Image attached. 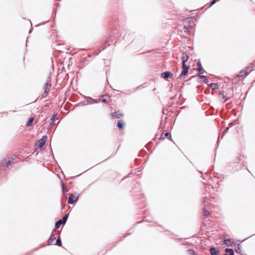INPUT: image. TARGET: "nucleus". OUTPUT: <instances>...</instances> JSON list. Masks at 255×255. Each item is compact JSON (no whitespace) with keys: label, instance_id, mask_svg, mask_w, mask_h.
Masks as SVG:
<instances>
[{"label":"nucleus","instance_id":"c756f323","mask_svg":"<svg viewBox=\"0 0 255 255\" xmlns=\"http://www.w3.org/2000/svg\"><path fill=\"white\" fill-rule=\"evenodd\" d=\"M215 0L216 1H218V0Z\"/></svg>","mask_w":255,"mask_h":255},{"label":"nucleus","instance_id":"ddd939ff","mask_svg":"<svg viewBox=\"0 0 255 255\" xmlns=\"http://www.w3.org/2000/svg\"><path fill=\"white\" fill-rule=\"evenodd\" d=\"M123 126H124V123L121 121H119L118 122L117 126H118V128L119 129H123Z\"/></svg>","mask_w":255,"mask_h":255},{"label":"nucleus","instance_id":"20e7f679","mask_svg":"<svg viewBox=\"0 0 255 255\" xmlns=\"http://www.w3.org/2000/svg\"><path fill=\"white\" fill-rule=\"evenodd\" d=\"M78 199V196H75L74 194H71L69 197L68 202L70 204H72L76 202Z\"/></svg>","mask_w":255,"mask_h":255},{"label":"nucleus","instance_id":"0eeeda50","mask_svg":"<svg viewBox=\"0 0 255 255\" xmlns=\"http://www.w3.org/2000/svg\"><path fill=\"white\" fill-rule=\"evenodd\" d=\"M171 75V74L170 72H163L161 74V77L162 78L166 79L169 77H170V76Z\"/></svg>","mask_w":255,"mask_h":255},{"label":"nucleus","instance_id":"6ab92c4d","mask_svg":"<svg viewBox=\"0 0 255 255\" xmlns=\"http://www.w3.org/2000/svg\"><path fill=\"white\" fill-rule=\"evenodd\" d=\"M56 245L58 246H61V240L59 238L57 240H56Z\"/></svg>","mask_w":255,"mask_h":255},{"label":"nucleus","instance_id":"412c9836","mask_svg":"<svg viewBox=\"0 0 255 255\" xmlns=\"http://www.w3.org/2000/svg\"><path fill=\"white\" fill-rule=\"evenodd\" d=\"M209 212L207 210H205L204 212V215L205 216H208L209 215Z\"/></svg>","mask_w":255,"mask_h":255},{"label":"nucleus","instance_id":"f03ea898","mask_svg":"<svg viewBox=\"0 0 255 255\" xmlns=\"http://www.w3.org/2000/svg\"><path fill=\"white\" fill-rule=\"evenodd\" d=\"M68 215L66 214L62 218V220H60L55 223V229L54 230L58 229L62 224H64L66 222L68 218Z\"/></svg>","mask_w":255,"mask_h":255},{"label":"nucleus","instance_id":"423d86ee","mask_svg":"<svg viewBox=\"0 0 255 255\" xmlns=\"http://www.w3.org/2000/svg\"><path fill=\"white\" fill-rule=\"evenodd\" d=\"M219 95H220L221 100L223 102H225L227 101V99L226 97V94L224 91H220L219 92Z\"/></svg>","mask_w":255,"mask_h":255},{"label":"nucleus","instance_id":"4468645a","mask_svg":"<svg viewBox=\"0 0 255 255\" xmlns=\"http://www.w3.org/2000/svg\"><path fill=\"white\" fill-rule=\"evenodd\" d=\"M197 64L199 66L198 71L200 72V74L203 73V69L202 67L201 64L200 62H198L197 63Z\"/></svg>","mask_w":255,"mask_h":255},{"label":"nucleus","instance_id":"aec40b11","mask_svg":"<svg viewBox=\"0 0 255 255\" xmlns=\"http://www.w3.org/2000/svg\"><path fill=\"white\" fill-rule=\"evenodd\" d=\"M188 252L191 255H197L193 250H189Z\"/></svg>","mask_w":255,"mask_h":255},{"label":"nucleus","instance_id":"a878e982","mask_svg":"<svg viewBox=\"0 0 255 255\" xmlns=\"http://www.w3.org/2000/svg\"><path fill=\"white\" fill-rule=\"evenodd\" d=\"M46 91L45 90V91H44V93L43 94L42 96H45V95H46Z\"/></svg>","mask_w":255,"mask_h":255},{"label":"nucleus","instance_id":"5701e85b","mask_svg":"<svg viewBox=\"0 0 255 255\" xmlns=\"http://www.w3.org/2000/svg\"><path fill=\"white\" fill-rule=\"evenodd\" d=\"M201 78L205 79V82L206 83H207V82H208V81H207V77H206V76H201Z\"/></svg>","mask_w":255,"mask_h":255},{"label":"nucleus","instance_id":"f8f14e48","mask_svg":"<svg viewBox=\"0 0 255 255\" xmlns=\"http://www.w3.org/2000/svg\"><path fill=\"white\" fill-rule=\"evenodd\" d=\"M55 238L54 234H52L50 236L49 239L48 241V244L49 245L51 244L54 241V240H55Z\"/></svg>","mask_w":255,"mask_h":255},{"label":"nucleus","instance_id":"9d476101","mask_svg":"<svg viewBox=\"0 0 255 255\" xmlns=\"http://www.w3.org/2000/svg\"><path fill=\"white\" fill-rule=\"evenodd\" d=\"M112 116L113 118L118 119V118H120L121 117H122L123 114H118L117 112H115V113H113Z\"/></svg>","mask_w":255,"mask_h":255},{"label":"nucleus","instance_id":"39448f33","mask_svg":"<svg viewBox=\"0 0 255 255\" xmlns=\"http://www.w3.org/2000/svg\"><path fill=\"white\" fill-rule=\"evenodd\" d=\"M11 163V160L9 158H6L2 160V165L3 167H7Z\"/></svg>","mask_w":255,"mask_h":255},{"label":"nucleus","instance_id":"7ed1b4c3","mask_svg":"<svg viewBox=\"0 0 255 255\" xmlns=\"http://www.w3.org/2000/svg\"><path fill=\"white\" fill-rule=\"evenodd\" d=\"M47 140V137L46 136H43L41 139L37 141L36 143V146L38 147H41L45 143Z\"/></svg>","mask_w":255,"mask_h":255},{"label":"nucleus","instance_id":"6e6552de","mask_svg":"<svg viewBox=\"0 0 255 255\" xmlns=\"http://www.w3.org/2000/svg\"><path fill=\"white\" fill-rule=\"evenodd\" d=\"M170 137H171L170 134L167 132H166L165 133H163L161 136V138L162 139H164L165 138H169Z\"/></svg>","mask_w":255,"mask_h":255},{"label":"nucleus","instance_id":"4be33fe9","mask_svg":"<svg viewBox=\"0 0 255 255\" xmlns=\"http://www.w3.org/2000/svg\"><path fill=\"white\" fill-rule=\"evenodd\" d=\"M104 96L102 97V98L101 99V101L104 103H106L107 102V99L103 98Z\"/></svg>","mask_w":255,"mask_h":255},{"label":"nucleus","instance_id":"dca6fc26","mask_svg":"<svg viewBox=\"0 0 255 255\" xmlns=\"http://www.w3.org/2000/svg\"><path fill=\"white\" fill-rule=\"evenodd\" d=\"M33 121V118H30L27 123V126H31Z\"/></svg>","mask_w":255,"mask_h":255},{"label":"nucleus","instance_id":"1a4fd4ad","mask_svg":"<svg viewBox=\"0 0 255 255\" xmlns=\"http://www.w3.org/2000/svg\"><path fill=\"white\" fill-rule=\"evenodd\" d=\"M210 254L211 255H218V253L216 251L215 248H212L210 250Z\"/></svg>","mask_w":255,"mask_h":255},{"label":"nucleus","instance_id":"f257e3e1","mask_svg":"<svg viewBox=\"0 0 255 255\" xmlns=\"http://www.w3.org/2000/svg\"><path fill=\"white\" fill-rule=\"evenodd\" d=\"M188 58V57L186 54L183 53V56L182 57L183 71L180 75V78H182L188 73L189 67L185 64V62L187 61Z\"/></svg>","mask_w":255,"mask_h":255},{"label":"nucleus","instance_id":"2eb2a0df","mask_svg":"<svg viewBox=\"0 0 255 255\" xmlns=\"http://www.w3.org/2000/svg\"><path fill=\"white\" fill-rule=\"evenodd\" d=\"M210 87L213 89V90H216L218 88L217 84L216 83H211L210 84Z\"/></svg>","mask_w":255,"mask_h":255},{"label":"nucleus","instance_id":"bb28decb","mask_svg":"<svg viewBox=\"0 0 255 255\" xmlns=\"http://www.w3.org/2000/svg\"><path fill=\"white\" fill-rule=\"evenodd\" d=\"M229 129V128H227L225 130H224V133L226 132L227 131V130H228Z\"/></svg>","mask_w":255,"mask_h":255},{"label":"nucleus","instance_id":"a211bd4d","mask_svg":"<svg viewBox=\"0 0 255 255\" xmlns=\"http://www.w3.org/2000/svg\"><path fill=\"white\" fill-rule=\"evenodd\" d=\"M231 243L230 239L225 240L223 242V244L227 246H229V244Z\"/></svg>","mask_w":255,"mask_h":255},{"label":"nucleus","instance_id":"cd10ccee","mask_svg":"<svg viewBox=\"0 0 255 255\" xmlns=\"http://www.w3.org/2000/svg\"><path fill=\"white\" fill-rule=\"evenodd\" d=\"M240 76H243V72H240Z\"/></svg>","mask_w":255,"mask_h":255},{"label":"nucleus","instance_id":"f3484780","mask_svg":"<svg viewBox=\"0 0 255 255\" xmlns=\"http://www.w3.org/2000/svg\"><path fill=\"white\" fill-rule=\"evenodd\" d=\"M87 103H89V104H91L93 102L96 103V101L91 98H88L87 100Z\"/></svg>","mask_w":255,"mask_h":255},{"label":"nucleus","instance_id":"393cba45","mask_svg":"<svg viewBox=\"0 0 255 255\" xmlns=\"http://www.w3.org/2000/svg\"><path fill=\"white\" fill-rule=\"evenodd\" d=\"M215 2H216V1H215V0H213V1L211 2V5H212L214 4Z\"/></svg>","mask_w":255,"mask_h":255},{"label":"nucleus","instance_id":"9b49d317","mask_svg":"<svg viewBox=\"0 0 255 255\" xmlns=\"http://www.w3.org/2000/svg\"><path fill=\"white\" fill-rule=\"evenodd\" d=\"M225 251L227 253L226 255H234V251L232 249H226Z\"/></svg>","mask_w":255,"mask_h":255},{"label":"nucleus","instance_id":"b1692460","mask_svg":"<svg viewBox=\"0 0 255 255\" xmlns=\"http://www.w3.org/2000/svg\"><path fill=\"white\" fill-rule=\"evenodd\" d=\"M55 117H56L55 115H53L52 118L51 119V120H52V122H54L55 121Z\"/></svg>","mask_w":255,"mask_h":255},{"label":"nucleus","instance_id":"c85d7f7f","mask_svg":"<svg viewBox=\"0 0 255 255\" xmlns=\"http://www.w3.org/2000/svg\"><path fill=\"white\" fill-rule=\"evenodd\" d=\"M63 190H64V186L63 185Z\"/></svg>","mask_w":255,"mask_h":255}]
</instances>
